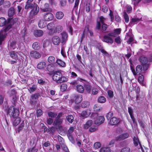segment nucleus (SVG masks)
I'll return each instance as SVG.
<instances>
[{
    "label": "nucleus",
    "mask_w": 152,
    "mask_h": 152,
    "mask_svg": "<svg viewBox=\"0 0 152 152\" xmlns=\"http://www.w3.org/2000/svg\"><path fill=\"white\" fill-rule=\"evenodd\" d=\"M53 79L57 84L66 82L68 80L67 78L62 76V73L60 70L55 71L53 72Z\"/></svg>",
    "instance_id": "nucleus-1"
},
{
    "label": "nucleus",
    "mask_w": 152,
    "mask_h": 152,
    "mask_svg": "<svg viewBox=\"0 0 152 152\" xmlns=\"http://www.w3.org/2000/svg\"><path fill=\"white\" fill-rule=\"evenodd\" d=\"M15 13V9L13 7H11L8 11V15L9 17L7 21V27L6 28L5 30H8L12 26L15 22L14 20H12L13 16Z\"/></svg>",
    "instance_id": "nucleus-2"
},
{
    "label": "nucleus",
    "mask_w": 152,
    "mask_h": 152,
    "mask_svg": "<svg viewBox=\"0 0 152 152\" xmlns=\"http://www.w3.org/2000/svg\"><path fill=\"white\" fill-rule=\"evenodd\" d=\"M94 124L92 120H88L85 124H83V128L85 129H89V131L90 132H94L97 129L98 127L96 125H93Z\"/></svg>",
    "instance_id": "nucleus-3"
},
{
    "label": "nucleus",
    "mask_w": 152,
    "mask_h": 152,
    "mask_svg": "<svg viewBox=\"0 0 152 152\" xmlns=\"http://www.w3.org/2000/svg\"><path fill=\"white\" fill-rule=\"evenodd\" d=\"M8 113L11 117L14 118H16L19 114L18 110L17 108H15L14 106H11L9 108Z\"/></svg>",
    "instance_id": "nucleus-4"
},
{
    "label": "nucleus",
    "mask_w": 152,
    "mask_h": 152,
    "mask_svg": "<svg viewBox=\"0 0 152 152\" xmlns=\"http://www.w3.org/2000/svg\"><path fill=\"white\" fill-rule=\"evenodd\" d=\"M143 67V70L146 71L149 66V64L148 62V58L144 56H141L139 59Z\"/></svg>",
    "instance_id": "nucleus-5"
},
{
    "label": "nucleus",
    "mask_w": 152,
    "mask_h": 152,
    "mask_svg": "<svg viewBox=\"0 0 152 152\" xmlns=\"http://www.w3.org/2000/svg\"><path fill=\"white\" fill-rule=\"evenodd\" d=\"M131 69L132 70L133 75L135 76L137 74L140 75L141 74V72L143 70L142 66L140 65H138L136 67V70H135L133 67L132 66H130Z\"/></svg>",
    "instance_id": "nucleus-6"
},
{
    "label": "nucleus",
    "mask_w": 152,
    "mask_h": 152,
    "mask_svg": "<svg viewBox=\"0 0 152 152\" xmlns=\"http://www.w3.org/2000/svg\"><path fill=\"white\" fill-rule=\"evenodd\" d=\"M55 26L56 24L52 23H49L48 24L47 27L48 29L50 31L49 34L52 35L56 32Z\"/></svg>",
    "instance_id": "nucleus-7"
},
{
    "label": "nucleus",
    "mask_w": 152,
    "mask_h": 152,
    "mask_svg": "<svg viewBox=\"0 0 152 152\" xmlns=\"http://www.w3.org/2000/svg\"><path fill=\"white\" fill-rule=\"evenodd\" d=\"M40 96V94L39 93H35L32 94L31 96V97L30 99V102L31 104H35L39 96Z\"/></svg>",
    "instance_id": "nucleus-8"
},
{
    "label": "nucleus",
    "mask_w": 152,
    "mask_h": 152,
    "mask_svg": "<svg viewBox=\"0 0 152 152\" xmlns=\"http://www.w3.org/2000/svg\"><path fill=\"white\" fill-rule=\"evenodd\" d=\"M39 10V7L37 5H34V6L32 9L30 13V16L31 17L36 15Z\"/></svg>",
    "instance_id": "nucleus-9"
},
{
    "label": "nucleus",
    "mask_w": 152,
    "mask_h": 152,
    "mask_svg": "<svg viewBox=\"0 0 152 152\" xmlns=\"http://www.w3.org/2000/svg\"><path fill=\"white\" fill-rule=\"evenodd\" d=\"M102 40L107 43H110L111 44L113 43V39L110 37L107 34L103 36Z\"/></svg>",
    "instance_id": "nucleus-10"
},
{
    "label": "nucleus",
    "mask_w": 152,
    "mask_h": 152,
    "mask_svg": "<svg viewBox=\"0 0 152 152\" xmlns=\"http://www.w3.org/2000/svg\"><path fill=\"white\" fill-rule=\"evenodd\" d=\"M31 57L36 59H38L41 57V55L38 52L33 50L31 51L29 53Z\"/></svg>",
    "instance_id": "nucleus-11"
},
{
    "label": "nucleus",
    "mask_w": 152,
    "mask_h": 152,
    "mask_svg": "<svg viewBox=\"0 0 152 152\" xmlns=\"http://www.w3.org/2000/svg\"><path fill=\"white\" fill-rule=\"evenodd\" d=\"M53 15L51 13H45L44 16V18L45 21H50L53 19Z\"/></svg>",
    "instance_id": "nucleus-12"
},
{
    "label": "nucleus",
    "mask_w": 152,
    "mask_h": 152,
    "mask_svg": "<svg viewBox=\"0 0 152 152\" xmlns=\"http://www.w3.org/2000/svg\"><path fill=\"white\" fill-rule=\"evenodd\" d=\"M129 136V134L125 133L118 136L116 137L115 139L117 141H121L127 138Z\"/></svg>",
    "instance_id": "nucleus-13"
},
{
    "label": "nucleus",
    "mask_w": 152,
    "mask_h": 152,
    "mask_svg": "<svg viewBox=\"0 0 152 152\" xmlns=\"http://www.w3.org/2000/svg\"><path fill=\"white\" fill-rule=\"evenodd\" d=\"M104 117L103 116L98 117L94 121V123L96 124L99 125L104 122Z\"/></svg>",
    "instance_id": "nucleus-14"
},
{
    "label": "nucleus",
    "mask_w": 152,
    "mask_h": 152,
    "mask_svg": "<svg viewBox=\"0 0 152 152\" xmlns=\"http://www.w3.org/2000/svg\"><path fill=\"white\" fill-rule=\"evenodd\" d=\"M99 21H97L96 25V28L98 29H99L101 27L100 22L102 24L104 23V22L106 20V19L102 16H100L99 18Z\"/></svg>",
    "instance_id": "nucleus-15"
},
{
    "label": "nucleus",
    "mask_w": 152,
    "mask_h": 152,
    "mask_svg": "<svg viewBox=\"0 0 152 152\" xmlns=\"http://www.w3.org/2000/svg\"><path fill=\"white\" fill-rule=\"evenodd\" d=\"M52 40L53 44L56 45H59L61 42L60 37L57 36H54L52 38Z\"/></svg>",
    "instance_id": "nucleus-16"
},
{
    "label": "nucleus",
    "mask_w": 152,
    "mask_h": 152,
    "mask_svg": "<svg viewBox=\"0 0 152 152\" xmlns=\"http://www.w3.org/2000/svg\"><path fill=\"white\" fill-rule=\"evenodd\" d=\"M120 122V121L118 118L114 117L110 119V124L112 125H114L117 124Z\"/></svg>",
    "instance_id": "nucleus-17"
},
{
    "label": "nucleus",
    "mask_w": 152,
    "mask_h": 152,
    "mask_svg": "<svg viewBox=\"0 0 152 152\" xmlns=\"http://www.w3.org/2000/svg\"><path fill=\"white\" fill-rule=\"evenodd\" d=\"M91 113V110H87L82 112L80 114V116L84 118H86L89 116Z\"/></svg>",
    "instance_id": "nucleus-18"
},
{
    "label": "nucleus",
    "mask_w": 152,
    "mask_h": 152,
    "mask_svg": "<svg viewBox=\"0 0 152 152\" xmlns=\"http://www.w3.org/2000/svg\"><path fill=\"white\" fill-rule=\"evenodd\" d=\"M8 30H5L0 32V44H1L3 40L7 35L6 31Z\"/></svg>",
    "instance_id": "nucleus-19"
},
{
    "label": "nucleus",
    "mask_w": 152,
    "mask_h": 152,
    "mask_svg": "<svg viewBox=\"0 0 152 152\" xmlns=\"http://www.w3.org/2000/svg\"><path fill=\"white\" fill-rule=\"evenodd\" d=\"M38 24L39 27L40 28H42L45 27L46 23L45 20L42 19L39 20Z\"/></svg>",
    "instance_id": "nucleus-20"
},
{
    "label": "nucleus",
    "mask_w": 152,
    "mask_h": 152,
    "mask_svg": "<svg viewBox=\"0 0 152 152\" xmlns=\"http://www.w3.org/2000/svg\"><path fill=\"white\" fill-rule=\"evenodd\" d=\"M7 22L5 19L3 17H1L0 18V26H3L5 25H6L7 27L2 31H5L6 28L7 27L8 25H7Z\"/></svg>",
    "instance_id": "nucleus-21"
},
{
    "label": "nucleus",
    "mask_w": 152,
    "mask_h": 152,
    "mask_svg": "<svg viewBox=\"0 0 152 152\" xmlns=\"http://www.w3.org/2000/svg\"><path fill=\"white\" fill-rule=\"evenodd\" d=\"M34 34L36 37H40L43 35V32L41 30H36L34 31Z\"/></svg>",
    "instance_id": "nucleus-22"
},
{
    "label": "nucleus",
    "mask_w": 152,
    "mask_h": 152,
    "mask_svg": "<svg viewBox=\"0 0 152 152\" xmlns=\"http://www.w3.org/2000/svg\"><path fill=\"white\" fill-rule=\"evenodd\" d=\"M55 16L57 19L60 20L63 18L64 16V14L62 12L59 11L56 13Z\"/></svg>",
    "instance_id": "nucleus-23"
},
{
    "label": "nucleus",
    "mask_w": 152,
    "mask_h": 152,
    "mask_svg": "<svg viewBox=\"0 0 152 152\" xmlns=\"http://www.w3.org/2000/svg\"><path fill=\"white\" fill-rule=\"evenodd\" d=\"M75 103L78 104L82 100V96L80 94L76 95L75 96Z\"/></svg>",
    "instance_id": "nucleus-24"
},
{
    "label": "nucleus",
    "mask_w": 152,
    "mask_h": 152,
    "mask_svg": "<svg viewBox=\"0 0 152 152\" xmlns=\"http://www.w3.org/2000/svg\"><path fill=\"white\" fill-rule=\"evenodd\" d=\"M63 119L56 118L55 120L53 122V125L56 126L61 125L62 123Z\"/></svg>",
    "instance_id": "nucleus-25"
},
{
    "label": "nucleus",
    "mask_w": 152,
    "mask_h": 152,
    "mask_svg": "<svg viewBox=\"0 0 152 152\" xmlns=\"http://www.w3.org/2000/svg\"><path fill=\"white\" fill-rule=\"evenodd\" d=\"M62 37V42H61L63 43L66 42L67 39V33L65 32H63L61 33Z\"/></svg>",
    "instance_id": "nucleus-26"
},
{
    "label": "nucleus",
    "mask_w": 152,
    "mask_h": 152,
    "mask_svg": "<svg viewBox=\"0 0 152 152\" xmlns=\"http://www.w3.org/2000/svg\"><path fill=\"white\" fill-rule=\"evenodd\" d=\"M41 47L40 43L38 42H34L32 45V47L34 49L38 50H39Z\"/></svg>",
    "instance_id": "nucleus-27"
},
{
    "label": "nucleus",
    "mask_w": 152,
    "mask_h": 152,
    "mask_svg": "<svg viewBox=\"0 0 152 152\" xmlns=\"http://www.w3.org/2000/svg\"><path fill=\"white\" fill-rule=\"evenodd\" d=\"M94 111L95 112L100 111L102 110V107L101 106L98 104H95L93 107Z\"/></svg>",
    "instance_id": "nucleus-28"
},
{
    "label": "nucleus",
    "mask_w": 152,
    "mask_h": 152,
    "mask_svg": "<svg viewBox=\"0 0 152 152\" xmlns=\"http://www.w3.org/2000/svg\"><path fill=\"white\" fill-rule=\"evenodd\" d=\"M46 66V63L43 61L39 63L37 65V67L39 69H43Z\"/></svg>",
    "instance_id": "nucleus-29"
},
{
    "label": "nucleus",
    "mask_w": 152,
    "mask_h": 152,
    "mask_svg": "<svg viewBox=\"0 0 152 152\" xmlns=\"http://www.w3.org/2000/svg\"><path fill=\"white\" fill-rule=\"evenodd\" d=\"M48 61L49 63L52 64H54L56 62L55 58V57L53 56H49L48 58Z\"/></svg>",
    "instance_id": "nucleus-30"
},
{
    "label": "nucleus",
    "mask_w": 152,
    "mask_h": 152,
    "mask_svg": "<svg viewBox=\"0 0 152 152\" xmlns=\"http://www.w3.org/2000/svg\"><path fill=\"white\" fill-rule=\"evenodd\" d=\"M84 88L83 87L80 85H77V90L80 93H83L84 91Z\"/></svg>",
    "instance_id": "nucleus-31"
},
{
    "label": "nucleus",
    "mask_w": 152,
    "mask_h": 152,
    "mask_svg": "<svg viewBox=\"0 0 152 152\" xmlns=\"http://www.w3.org/2000/svg\"><path fill=\"white\" fill-rule=\"evenodd\" d=\"M34 5L37 4L34 3L33 4L26 3L25 8L26 9H28L29 8L32 9L34 6Z\"/></svg>",
    "instance_id": "nucleus-32"
},
{
    "label": "nucleus",
    "mask_w": 152,
    "mask_h": 152,
    "mask_svg": "<svg viewBox=\"0 0 152 152\" xmlns=\"http://www.w3.org/2000/svg\"><path fill=\"white\" fill-rule=\"evenodd\" d=\"M84 87L87 92L88 93H90L92 88L91 86L89 84H86L85 85Z\"/></svg>",
    "instance_id": "nucleus-33"
},
{
    "label": "nucleus",
    "mask_w": 152,
    "mask_h": 152,
    "mask_svg": "<svg viewBox=\"0 0 152 152\" xmlns=\"http://www.w3.org/2000/svg\"><path fill=\"white\" fill-rule=\"evenodd\" d=\"M56 26H55V28L56 29V32L58 31L59 32L61 31L63 29L62 26L60 25H57L56 23H55Z\"/></svg>",
    "instance_id": "nucleus-34"
},
{
    "label": "nucleus",
    "mask_w": 152,
    "mask_h": 152,
    "mask_svg": "<svg viewBox=\"0 0 152 152\" xmlns=\"http://www.w3.org/2000/svg\"><path fill=\"white\" fill-rule=\"evenodd\" d=\"M66 118L67 120L70 123H72L74 121V118L71 115L67 116Z\"/></svg>",
    "instance_id": "nucleus-35"
},
{
    "label": "nucleus",
    "mask_w": 152,
    "mask_h": 152,
    "mask_svg": "<svg viewBox=\"0 0 152 152\" xmlns=\"http://www.w3.org/2000/svg\"><path fill=\"white\" fill-rule=\"evenodd\" d=\"M10 46L11 49H14L16 48V42L14 41H10Z\"/></svg>",
    "instance_id": "nucleus-36"
},
{
    "label": "nucleus",
    "mask_w": 152,
    "mask_h": 152,
    "mask_svg": "<svg viewBox=\"0 0 152 152\" xmlns=\"http://www.w3.org/2000/svg\"><path fill=\"white\" fill-rule=\"evenodd\" d=\"M37 86L33 85L32 86L29 88L28 90L31 93L35 91L37 89Z\"/></svg>",
    "instance_id": "nucleus-37"
},
{
    "label": "nucleus",
    "mask_w": 152,
    "mask_h": 152,
    "mask_svg": "<svg viewBox=\"0 0 152 152\" xmlns=\"http://www.w3.org/2000/svg\"><path fill=\"white\" fill-rule=\"evenodd\" d=\"M56 62L61 67H64L65 66L66 64L65 63L61 60L57 59L56 61Z\"/></svg>",
    "instance_id": "nucleus-38"
},
{
    "label": "nucleus",
    "mask_w": 152,
    "mask_h": 152,
    "mask_svg": "<svg viewBox=\"0 0 152 152\" xmlns=\"http://www.w3.org/2000/svg\"><path fill=\"white\" fill-rule=\"evenodd\" d=\"M134 143L135 146H137L138 145V143H139L141 147V144L139 142L138 139L137 137L134 136L133 138Z\"/></svg>",
    "instance_id": "nucleus-39"
},
{
    "label": "nucleus",
    "mask_w": 152,
    "mask_h": 152,
    "mask_svg": "<svg viewBox=\"0 0 152 152\" xmlns=\"http://www.w3.org/2000/svg\"><path fill=\"white\" fill-rule=\"evenodd\" d=\"M49 4L48 3H45V4L44 7H42L41 10L43 12L48 11L49 10Z\"/></svg>",
    "instance_id": "nucleus-40"
},
{
    "label": "nucleus",
    "mask_w": 152,
    "mask_h": 152,
    "mask_svg": "<svg viewBox=\"0 0 152 152\" xmlns=\"http://www.w3.org/2000/svg\"><path fill=\"white\" fill-rule=\"evenodd\" d=\"M9 54L11 57L13 58L14 59H17L18 58V55L14 51H11L9 53Z\"/></svg>",
    "instance_id": "nucleus-41"
},
{
    "label": "nucleus",
    "mask_w": 152,
    "mask_h": 152,
    "mask_svg": "<svg viewBox=\"0 0 152 152\" xmlns=\"http://www.w3.org/2000/svg\"><path fill=\"white\" fill-rule=\"evenodd\" d=\"M89 105V102L88 101H83L81 104V106L83 108L87 107Z\"/></svg>",
    "instance_id": "nucleus-42"
},
{
    "label": "nucleus",
    "mask_w": 152,
    "mask_h": 152,
    "mask_svg": "<svg viewBox=\"0 0 152 152\" xmlns=\"http://www.w3.org/2000/svg\"><path fill=\"white\" fill-rule=\"evenodd\" d=\"M106 99L103 96H100L98 99V101L100 103H104L105 102Z\"/></svg>",
    "instance_id": "nucleus-43"
},
{
    "label": "nucleus",
    "mask_w": 152,
    "mask_h": 152,
    "mask_svg": "<svg viewBox=\"0 0 152 152\" xmlns=\"http://www.w3.org/2000/svg\"><path fill=\"white\" fill-rule=\"evenodd\" d=\"M48 115L49 117L52 118H54L57 116V114L56 113L50 112L48 113Z\"/></svg>",
    "instance_id": "nucleus-44"
},
{
    "label": "nucleus",
    "mask_w": 152,
    "mask_h": 152,
    "mask_svg": "<svg viewBox=\"0 0 152 152\" xmlns=\"http://www.w3.org/2000/svg\"><path fill=\"white\" fill-rule=\"evenodd\" d=\"M67 88V86L66 84H63L60 86V89L61 91H64L66 90Z\"/></svg>",
    "instance_id": "nucleus-45"
},
{
    "label": "nucleus",
    "mask_w": 152,
    "mask_h": 152,
    "mask_svg": "<svg viewBox=\"0 0 152 152\" xmlns=\"http://www.w3.org/2000/svg\"><path fill=\"white\" fill-rule=\"evenodd\" d=\"M130 151V148L128 147H126L122 148L121 152H129Z\"/></svg>",
    "instance_id": "nucleus-46"
},
{
    "label": "nucleus",
    "mask_w": 152,
    "mask_h": 152,
    "mask_svg": "<svg viewBox=\"0 0 152 152\" xmlns=\"http://www.w3.org/2000/svg\"><path fill=\"white\" fill-rule=\"evenodd\" d=\"M26 34V29L24 28L22 30L21 32V35L24 39H25V37Z\"/></svg>",
    "instance_id": "nucleus-47"
},
{
    "label": "nucleus",
    "mask_w": 152,
    "mask_h": 152,
    "mask_svg": "<svg viewBox=\"0 0 152 152\" xmlns=\"http://www.w3.org/2000/svg\"><path fill=\"white\" fill-rule=\"evenodd\" d=\"M74 129L73 127H70L67 133V135H72V133L73 132Z\"/></svg>",
    "instance_id": "nucleus-48"
},
{
    "label": "nucleus",
    "mask_w": 152,
    "mask_h": 152,
    "mask_svg": "<svg viewBox=\"0 0 152 152\" xmlns=\"http://www.w3.org/2000/svg\"><path fill=\"white\" fill-rule=\"evenodd\" d=\"M88 27V26H87L85 27L84 30V32L86 33V32H87V31H88L90 33V35L91 36H92L93 34V33L92 31L89 30Z\"/></svg>",
    "instance_id": "nucleus-49"
},
{
    "label": "nucleus",
    "mask_w": 152,
    "mask_h": 152,
    "mask_svg": "<svg viewBox=\"0 0 152 152\" xmlns=\"http://www.w3.org/2000/svg\"><path fill=\"white\" fill-rule=\"evenodd\" d=\"M31 145L32 146H34V147L36 145V140L35 138H33L30 141Z\"/></svg>",
    "instance_id": "nucleus-50"
},
{
    "label": "nucleus",
    "mask_w": 152,
    "mask_h": 152,
    "mask_svg": "<svg viewBox=\"0 0 152 152\" xmlns=\"http://www.w3.org/2000/svg\"><path fill=\"white\" fill-rule=\"evenodd\" d=\"M124 16L125 22L128 23L129 20V18L128 15L126 12H124Z\"/></svg>",
    "instance_id": "nucleus-51"
},
{
    "label": "nucleus",
    "mask_w": 152,
    "mask_h": 152,
    "mask_svg": "<svg viewBox=\"0 0 152 152\" xmlns=\"http://www.w3.org/2000/svg\"><path fill=\"white\" fill-rule=\"evenodd\" d=\"M98 89L93 87L92 89V94L93 95L96 94L98 93Z\"/></svg>",
    "instance_id": "nucleus-52"
},
{
    "label": "nucleus",
    "mask_w": 152,
    "mask_h": 152,
    "mask_svg": "<svg viewBox=\"0 0 152 152\" xmlns=\"http://www.w3.org/2000/svg\"><path fill=\"white\" fill-rule=\"evenodd\" d=\"M113 112H110L108 113L106 115V117L108 120L110 119V118L113 116Z\"/></svg>",
    "instance_id": "nucleus-53"
},
{
    "label": "nucleus",
    "mask_w": 152,
    "mask_h": 152,
    "mask_svg": "<svg viewBox=\"0 0 152 152\" xmlns=\"http://www.w3.org/2000/svg\"><path fill=\"white\" fill-rule=\"evenodd\" d=\"M101 146L100 143L99 142H97L95 143L94 145V148L96 149L99 148Z\"/></svg>",
    "instance_id": "nucleus-54"
},
{
    "label": "nucleus",
    "mask_w": 152,
    "mask_h": 152,
    "mask_svg": "<svg viewBox=\"0 0 152 152\" xmlns=\"http://www.w3.org/2000/svg\"><path fill=\"white\" fill-rule=\"evenodd\" d=\"M144 80V76L143 75H141L138 77V81L141 83H142Z\"/></svg>",
    "instance_id": "nucleus-55"
},
{
    "label": "nucleus",
    "mask_w": 152,
    "mask_h": 152,
    "mask_svg": "<svg viewBox=\"0 0 152 152\" xmlns=\"http://www.w3.org/2000/svg\"><path fill=\"white\" fill-rule=\"evenodd\" d=\"M115 41L117 44H120L121 42V39L119 37H118L115 39Z\"/></svg>",
    "instance_id": "nucleus-56"
},
{
    "label": "nucleus",
    "mask_w": 152,
    "mask_h": 152,
    "mask_svg": "<svg viewBox=\"0 0 152 152\" xmlns=\"http://www.w3.org/2000/svg\"><path fill=\"white\" fill-rule=\"evenodd\" d=\"M100 152H109V148L106 147L102 148L100 151Z\"/></svg>",
    "instance_id": "nucleus-57"
},
{
    "label": "nucleus",
    "mask_w": 152,
    "mask_h": 152,
    "mask_svg": "<svg viewBox=\"0 0 152 152\" xmlns=\"http://www.w3.org/2000/svg\"><path fill=\"white\" fill-rule=\"evenodd\" d=\"M38 149L34 148V147L29 149L28 150V152H37Z\"/></svg>",
    "instance_id": "nucleus-58"
},
{
    "label": "nucleus",
    "mask_w": 152,
    "mask_h": 152,
    "mask_svg": "<svg viewBox=\"0 0 152 152\" xmlns=\"http://www.w3.org/2000/svg\"><path fill=\"white\" fill-rule=\"evenodd\" d=\"M20 121V119L19 118H17L14 121V125L16 126L19 123Z\"/></svg>",
    "instance_id": "nucleus-59"
},
{
    "label": "nucleus",
    "mask_w": 152,
    "mask_h": 152,
    "mask_svg": "<svg viewBox=\"0 0 152 152\" xmlns=\"http://www.w3.org/2000/svg\"><path fill=\"white\" fill-rule=\"evenodd\" d=\"M42 110L40 109H39L37 111V117L40 116L42 114Z\"/></svg>",
    "instance_id": "nucleus-60"
},
{
    "label": "nucleus",
    "mask_w": 152,
    "mask_h": 152,
    "mask_svg": "<svg viewBox=\"0 0 152 152\" xmlns=\"http://www.w3.org/2000/svg\"><path fill=\"white\" fill-rule=\"evenodd\" d=\"M24 124L23 122L22 123L19 127L17 129V131L19 132L20 130L22 129V128L24 127Z\"/></svg>",
    "instance_id": "nucleus-61"
},
{
    "label": "nucleus",
    "mask_w": 152,
    "mask_h": 152,
    "mask_svg": "<svg viewBox=\"0 0 152 152\" xmlns=\"http://www.w3.org/2000/svg\"><path fill=\"white\" fill-rule=\"evenodd\" d=\"M107 27V25L105 23L102 24V30L104 31L106 30Z\"/></svg>",
    "instance_id": "nucleus-62"
},
{
    "label": "nucleus",
    "mask_w": 152,
    "mask_h": 152,
    "mask_svg": "<svg viewBox=\"0 0 152 152\" xmlns=\"http://www.w3.org/2000/svg\"><path fill=\"white\" fill-rule=\"evenodd\" d=\"M70 141L72 143H75L74 140L73 138V137H72V135H67Z\"/></svg>",
    "instance_id": "nucleus-63"
},
{
    "label": "nucleus",
    "mask_w": 152,
    "mask_h": 152,
    "mask_svg": "<svg viewBox=\"0 0 152 152\" xmlns=\"http://www.w3.org/2000/svg\"><path fill=\"white\" fill-rule=\"evenodd\" d=\"M61 146L63 150L65 152H67L69 151L68 148L65 145L63 144Z\"/></svg>",
    "instance_id": "nucleus-64"
}]
</instances>
